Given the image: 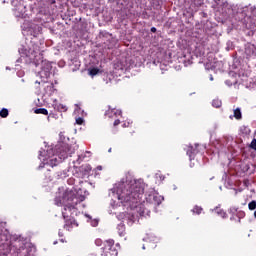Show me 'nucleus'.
<instances>
[{"instance_id":"1","label":"nucleus","mask_w":256,"mask_h":256,"mask_svg":"<svg viewBox=\"0 0 256 256\" xmlns=\"http://www.w3.org/2000/svg\"><path fill=\"white\" fill-rule=\"evenodd\" d=\"M136 188V189H135ZM130 186H125V184H119L116 188H114V191H116V197H118L119 201H125L128 203V201H133V199H137L141 193H143V189L137 188V184L133 186V190Z\"/></svg>"},{"instance_id":"2","label":"nucleus","mask_w":256,"mask_h":256,"mask_svg":"<svg viewBox=\"0 0 256 256\" xmlns=\"http://www.w3.org/2000/svg\"><path fill=\"white\" fill-rule=\"evenodd\" d=\"M74 203L77 204V198L73 197L72 191L65 192L62 200L59 201V199H56L57 205H65V208L63 211L64 219H67V217H69V212H70V215L77 214V209H75V206H73ZM67 211H69V212H67Z\"/></svg>"},{"instance_id":"3","label":"nucleus","mask_w":256,"mask_h":256,"mask_svg":"<svg viewBox=\"0 0 256 256\" xmlns=\"http://www.w3.org/2000/svg\"><path fill=\"white\" fill-rule=\"evenodd\" d=\"M113 240H108L104 243V247L102 248L104 256H117V249L115 248Z\"/></svg>"},{"instance_id":"4","label":"nucleus","mask_w":256,"mask_h":256,"mask_svg":"<svg viewBox=\"0 0 256 256\" xmlns=\"http://www.w3.org/2000/svg\"><path fill=\"white\" fill-rule=\"evenodd\" d=\"M54 109H57L58 111L65 112L67 111V106L65 104H55Z\"/></svg>"},{"instance_id":"5","label":"nucleus","mask_w":256,"mask_h":256,"mask_svg":"<svg viewBox=\"0 0 256 256\" xmlns=\"http://www.w3.org/2000/svg\"><path fill=\"white\" fill-rule=\"evenodd\" d=\"M34 113H36V115H39V114H41V115H49V112L45 108L36 109L34 111Z\"/></svg>"},{"instance_id":"6","label":"nucleus","mask_w":256,"mask_h":256,"mask_svg":"<svg viewBox=\"0 0 256 256\" xmlns=\"http://www.w3.org/2000/svg\"><path fill=\"white\" fill-rule=\"evenodd\" d=\"M98 73H99L98 68H92L89 70V75H91V77H95V75H97Z\"/></svg>"},{"instance_id":"7","label":"nucleus","mask_w":256,"mask_h":256,"mask_svg":"<svg viewBox=\"0 0 256 256\" xmlns=\"http://www.w3.org/2000/svg\"><path fill=\"white\" fill-rule=\"evenodd\" d=\"M213 107L219 108L221 106V100L216 99L212 102Z\"/></svg>"},{"instance_id":"8","label":"nucleus","mask_w":256,"mask_h":256,"mask_svg":"<svg viewBox=\"0 0 256 256\" xmlns=\"http://www.w3.org/2000/svg\"><path fill=\"white\" fill-rule=\"evenodd\" d=\"M234 117L235 119H241V110L239 109L234 110Z\"/></svg>"},{"instance_id":"9","label":"nucleus","mask_w":256,"mask_h":256,"mask_svg":"<svg viewBox=\"0 0 256 256\" xmlns=\"http://www.w3.org/2000/svg\"><path fill=\"white\" fill-rule=\"evenodd\" d=\"M7 115H9V110H7V109H2L1 111H0V116L1 117H7Z\"/></svg>"},{"instance_id":"10","label":"nucleus","mask_w":256,"mask_h":256,"mask_svg":"<svg viewBox=\"0 0 256 256\" xmlns=\"http://www.w3.org/2000/svg\"><path fill=\"white\" fill-rule=\"evenodd\" d=\"M248 207L250 209V211H254V209H256V202L252 201L248 204Z\"/></svg>"},{"instance_id":"11","label":"nucleus","mask_w":256,"mask_h":256,"mask_svg":"<svg viewBox=\"0 0 256 256\" xmlns=\"http://www.w3.org/2000/svg\"><path fill=\"white\" fill-rule=\"evenodd\" d=\"M192 211H193V213H196L197 215H199V213H201V211H203V209L199 206H196Z\"/></svg>"},{"instance_id":"12","label":"nucleus","mask_w":256,"mask_h":256,"mask_svg":"<svg viewBox=\"0 0 256 256\" xmlns=\"http://www.w3.org/2000/svg\"><path fill=\"white\" fill-rule=\"evenodd\" d=\"M251 149H255L256 150V139H253L251 144H250Z\"/></svg>"},{"instance_id":"13","label":"nucleus","mask_w":256,"mask_h":256,"mask_svg":"<svg viewBox=\"0 0 256 256\" xmlns=\"http://www.w3.org/2000/svg\"><path fill=\"white\" fill-rule=\"evenodd\" d=\"M76 123L77 125H83V118H77Z\"/></svg>"},{"instance_id":"14","label":"nucleus","mask_w":256,"mask_h":256,"mask_svg":"<svg viewBox=\"0 0 256 256\" xmlns=\"http://www.w3.org/2000/svg\"><path fill=\"white\" fill-rule=\"evenodd\" d=\"M103 243L101 239H96L95 244L99 247Z\"/></svg>"},{"instance_id":"15","label":"nucleus","mask_w":256,"mask_h":256,"mask_svg":"<svg viewBox=\"0 0 256 256\" xmlns=\"http://www.w3.org/2000/svg\"><path fill=\"white\" fill-rule=\"evenodd\" d=\"M119 227L121 228V231H122V232H120V235H123V231H125V226L120 225Z\"/></svg>"},{"instance_id":"16","label":"nucleus","mask_w":256,"mask_h":256,"mask_svg":"<svg viewBox=\"0 0 256 256\" xmlns=\"http://www.w3.org/2000/svg\"><path fill=\"white\" fill-rule=\"evenodd\" d=\"M97 220H94L93 222H92V227H97Z\"/></svg>"},{"instance_id":"17","label":"nucleus","mask_w":256,"mask_h":256,"mask_svg":"<svg viewBox=\"0 0 256 256\" xmlns=\"http://www.w3.org/2000/svg\"><path fill=\"white\" fill-rule=\"evenodd\" d=\"M119 123H121V121L115 120V121H114V126L116 127V125H119Z\"/></svg>"},{"instance_id":"18","label":"nucleus","mask_w":256,"mask_h":256,"mask_svg":"<svg viewBox=\"0 0 256 256\" xmlns=\"http://www.w3.org/2000/svg\"><path fill=\"white\" fill-rule=\"evenodd\" d=\"M155 31H157V28H155V27L151 28L152 33H155Z\"/></svg>"},{"instance_id":"19","label":"nucleus","mask_w":256,"mask_h":256,"mask_svg":"<svg viewBox=\"0 0 256 256\" xmlns=\"http://www.w3.org/2000/svg\"><path fill=\"white\" fill-rule=\"evenodd\" d=\"M50 165H52V167H53V165H57V164L53 163V159H52V160H50Z\"/></svg>"},{"instance_id":"20","label":"nucleus","mask_w":256,"mask_h":256,"mask_svg":"<svg viewBox=\"0 0 256 256\" xmlns=\"http://www.w3.org/2000/svg\"><path fill=\"white\" fill-rule=\"evenodd\" d=\"M97 169H98L99 171H101L102 167H101V166H98Z\"/></svg>"},{"instance_id":"21","label":"nucleus","mask_w":256,"mask_h":256,"mask_svg":"<svg viewBox=\"0 0 256 256\" xmlns=\"http://www.w3.org/2000/svg\"><path fill=\"white\" fill-rule=\"evenodd\" d=\"M72 223V225H76L77 226V223L75 222V221H73V222H71Z\"/></svg>"},{"instance_id":"22","label":"nucleus","mask_w":256,"mask_h":256,"mask_svg":"<svg viewBox=\"0 0 256 256\" xmlns=\"http://www.w3.org/2000/svg\"><path fill=\"white\" fill-rule=\"evenodd\" d=\"M210 81H213V76L210 77Z\"/></svg>"},{"instance_id":"23","label":"nucleus","mask_w":256,"mask_h":256,"mask_svg":"<svg viewBox=\"0 0 256 256\" xmlns=\"http://www.w3.org/2000/svg\"><path fill=\"white\" fill-rule=\"evenodd\" d=\"M118 115H121V111H117Z\"/></svg>"},{"instance_id":"24","label":"nucleus","mask_w":256,"mask_h":256,"mask_svg":"<svg viewBox=\"0 0 256 256\" xmlns=\"http://www.w3.org/2000/svg\"><path fill=\"white\" fill-rule=\"evenodd\" d=\"M222 217H225V212L222 213Z\"/></svg>"},{"instance_id":"25","label":"nucleus","mask_w":256,"mask_h":256,"mask_svg":"<svg viewBox=\"0 0 256 256\" xmlns=\"http://www.w3.org/2000/svg\"><path fill=\"white\" fill-rule=\"evenodd\" d=\"M66 157H67V155H64V156H63V159H66Z\"/></svg>"},{"instance_id":"26","label":"nucleus","mask_w":256,"mask_h":256,"mask_svg":"<svg viewBox=\"0 0 256 256\" xmlns=\"http://www.w3.org/2000/svg\"><path fill=\"white\" fill-rule=\"evenodd\" d=\"M109 153H111V149H109Z\"/></svg>"},{"instance_id":"27","label":"nucleus","mask_w":256,"mask_h":256,"mask_svg":"<svg viewBox=\"0 0 256 256\" xmlns=\"http://www.w3.org/2000/svg\"><path fill=\"white\" fill-rule=\"evenodd\" d=\"M159 199H163V198L160 196Z\"/></svg>"}]
</instances>
